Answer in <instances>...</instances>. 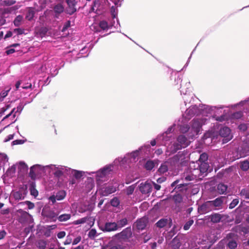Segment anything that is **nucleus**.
I'll list each match as a JSON object with an SVG mask.
<instances>
[{
  "mask_svg": "<svg viewBox=\"0 0 249 249\" xmlns=\"http://www.w3.org/2000/svg\"><path fill=\"white\" fill-rule=\"evenodd\" d=\"M42 214L44 217L49 219L50 221L55 222L57 219L58 213H55L53 210H48L43 211Z\"/></svg>",
  "mask_w": 249,
  "mask_h": 249,
  "instance_id": "nucleus-9",
  "label": "nucleus"
},
{
  "mask_svg": "<svg viewBox=\"0 0 249 249\" xmlns=\"http://www.w3.org/2000/svg\"><path fill=\"white\" fill-rule=\"evenodd\" d=\"M23 20V17L21 15L18 16L14 20V25L16 27H18L21 25V21Z\"/></svg>",
  "mask_w": 249,
  "mask_h": 249,
  "instance_id": "nucleus-29",
  "label": "nucleus"
},
{
  "mask_svg": "<svg viewBox=\"0 0 249 249\" xmlns=\"http://www.w3.org/2000/svg\"><path fill=\"white\" fill-rule=\"evenodd\" d=\"M63 172L60 170H56L54 173V176L57 178L61 177L63 175Z\"/></svg>",
  "mask_w": 249,
  "mask_h": 249,
  "instance_id": "nucleus-51",
  "label": "nucleus"
},
{
  "mask_svg": "<svg viewBox=\"0 0 249 249\" xmlns=\"http://www.w3.org/2000/svg\"><path fill=\"white\" fill-rule=\"evenodd\" d=\"M152 185L154 187V188L156 190V191H159L160 189L161 188V186L159 184V183H156L153 181H152Z\"/></svg>",
  "mask_w": 249,
  "mask_h": 249,
  "instance_id": "nucleus-54",
  "label": "nucleus"
},
{
  "mask_svg": "<svg viewBox=\"0 0 249 249\" xmlns=\"http://www.w3.org/2000/svg\"><path fill=\"white\" fill-rule=\"evenodd\" d=\"M116 191V188L113 185L104 186L100 190V193L102 196H107Z\"/></svg>",
  "mask_w": 249,
  "mask_h": 249,
  "instance_id": "nucleus-10",
  "label": "nucleus"
},
{
  "mask_svg": "<svg viewBox=\"0 0 249 249\" xmlns=\"http://www.w3.org/2000/svg\"><path fill=\"white\" fill-rule=\"evenodd\" d=\"M49 199L52 202L53 204H54L56 202V200H57L55 195H52L50 196L49 198Z\"/></svg>",
  "mask_w": 249,
  "mask_h": 249,
  "instance_id": "nucleus-57",
  "label": "nucleus"
},
{
  "mask_svg": "<svg viewBox=\"0 0 249 249\" xmlns=\"http://www.w3.org/2000/svg\"><path fill=\"white\" fill-rule=\"evenodd\" d=\"M193 223L194 220L193 219H190L184 224L183 226V229L185 231L189 230L190 227L193 224Z\"/></svg>",
  "mask_w": 249,
  "mask_h": 249,
  "instance_id": "nucleus-39",
  "label": "nucleus"
},
{
  "mask_svg": "<svg viewBox=\"0 0 249 249\" xmlns=\"http://www.w3.org/2000/svg\"><path fill=\"white\" fill-rule=\"evenodd\" d=\"M166 179V178L164 177H162L160 178H159L157 179V182L159 184L162 183V182H164Z\"/></svg>",
  "mask_w": 249,
  "mask_h": 249,
  "instance_id": "nucleus-58",
  "label": "nucleus"
},
{
  "mask_svg": "<svg viewBox=\"0 0 249 249\" xmlns=\"http://www.w3.org/2000/svg\"><path fill=\"white\" fill-rule=\"evenodd\" d=\"M240 195L246 199H249V189H243L240 192Z\"/></svg>",
  "mask_w": 249,
  "mask_h": 249,
  "instance_id": "nucleus-35",
  "label": "nucleus"
},
{
  "mask_svg": "<svg viewBox=\"0 0 249 249\" xmlns=\"http://www.w3.org/2000/svg\"><path fill=\"white\" fill-rule=\"evenodd\" d=\"M60 2L64 1L65 0H58ZM67 7L66 8L65 12L66 14L71 15L76 11V5L77 1L76 0H65Z\"/></svg>",
  "mask_w": 249,
  "mask_h": 249,
  "instance_id": "nucleus-5",
  "label": "nucleus"
},
{
  "mask_svg": "<svg viewBox=\"0 0 249 249\" xmlns=\"http://www.w3.org/2000/svg\"><path fill=\"white\" fill-rule=\"evenodd\" d=\"M154 166L155 164L154 162L151 160L147 161L145 164V167L148 170H151Z\"/></svg>",
  "mask_w": 249,
  "mask_h": 249,
  "instance_id": "nucleus-36",
  "label": "nucleus"
},
{
  "mask_svg": "<svg viewBox=\"0 0 249 249\" xmlns=\"http://www.w3.org/2000/svg\"><path fill=\"white\" fill-rule=\"evenodd\" d=\"M86 221H87V218L84 217L80 219H78V220L74 221V223L75 224H82V223H85L86 222Z\"/></svg>",
  "mask_w": 249,
  "mask_h": 249,
  "instance_id": "nucleus-50",
  "label": "nucleus"
},
{
  "mask_svg": "<svg viewBox=\"0 0 249 249\" xmlns=\"http://www.w3.org/2000/svg\"><path fill=\"white\" fill-rule=\"evenodd\" d=\"M240 168L243 171H247L249 169V162L247 160H245L241 162Z\"/></svg>",
  "mask_w": 249,
  "mask_h": 249,
  "instance_id": "nucleus-33",
  "label": "nucleus"
},
{
  "mask_svg": "<svg viewBox=\"0 0 249 249\" xmlns=\"http://www.w3.org/2000/svg\"><path fill=\"white\" fill-rule=\"evenodd\" d=\"M13 32L14 33H16L17 35H20L24 33V29L21 28H16L14 29Z\"/></svg>",
  "mask_w": 249,
  "mask_h": 249,
  "instance_id": "nucleus-46",
  "label": "nucleus"
},
{
  "mask_svg": "<svg viewBox=\"0 0 249 249\" xmlns=\"http://www.w3.org/2000/svg\"><path fill=\"white\" fill-rule=\"evenodd\" d=\"M66 235V232L64 231H61L59 232L57 234V237L59 239H61L64 237Z\"/></svg>",
  "mask_w": 249,
  "mask_h": 249,
  "instance_id": "nucleus-55",
  "label": "nucleus"
},
{
  "mask_svg": "<svg viewBox=\"0 0 249 249\" xmlns=\"http://www.w3.org/2000/svg\"><path fill=\"white\" fill-rule=\"evenodd\" d=\"M239 203L238 199H234L229 205L230 209H233Z\"/></svg>",
  "mask_w": 249,
  "mask_h": 249,
  "instance_id": "nucleus-43",
  "label": "nucleus"
},
{
  "mask_svg": "<svg viewBox=\"0 0 249 249\" xmlns=\"http://www.w3.org/2000/svg\"><path fill=\"white\" fill-rule=\"evenodd\" d=\"M120 202L118 198L115 197L110 200V204L112 206L117 207L120 205Z\"/></svg>",
  "mask_w": 249,
  "mask_h": 249,
  "instance_id": "nucleus-34",
  "label": "nucleus"
},
{
  "mask_svg": "<svg viewBox=\"0 0 249 249\" xmlns=\"http://www.w3.org/2000/svg\"><path fill=\"white\" fill-rule=\"evenodd\" d=\"M11 107L10 105H5L4 107H2L0 109V114H3L7 110L9 109Z\"/></svg>",
  "mask_w": 249,
  "mask_h": 249,
  "instance_id": "nucleus-47",
  "label": "nucleus"
},
{
  "mask_svg": "<svg viewBox=\"0 0 249 249\" xmlns=\"http://www.w3.org/2000/svg\"><path fill=\"white\" fill-rule=\"evenodd\" d=\"M168 171V167L165 164H161L158 169V171L161 174H164Z\"/></svg>",
  "mask_w": 249,
  "mask_h": 249,
  "instance_id": "nucleus-41",
  "label": "nucleus"
},
{
  "mask_svg": "<svg viewBox=\"0 0 249 249\" xmlns=\"http://www.w3.org/2000/svg\"><path fill=\"white\" fill-rule=\"evenodd\" d=\"M6 235V232L4 230L0 231V240L2 239Z\"/></svg>",
  "mask_w": 249,
  "mask_h": 249,
  "instance_id": "nucleus-60",
  "label": "nucleus"
},
{
  "mask_svg": "<svg viewBox=\"0 0 249 249\" xmlns=\"http://www.w3.org/2000/svg\"><path fill=\"white\" fill-rule=\"evenodd\" d=\"M226 199L225 196H220L216 198L214 200L210 201L212 207L214 209L216 207H221L224 202V200Z\"/></svg>",
  "mask_w": 249,
  "mask_h": 249,
  "instance_id": "nucleus-13",
  "label": "nucleus"
},
{
  "mask_svg": "<svg viewBox=\"0 0 249 249\" xmlns=\"http://www.w3.org/2000/svg\"><path fill=\"white\" fill-rule=\"evenodd\" d=\"M71 217V214L69 213L62 214L57 217V219L60 222H65L69 220Z\"/></svg>",
  "mask_w": 249,
  "mask_h": 249,
  "instance_id": "nucleus-25",
  "label": "nucleus"
},
{
  "mask_svg": "<svg viewBox=\"0 0 249 249\" xmlns=\"http://www.w3.org/2000/svg\"><path fill=\"white\" fill-rule=\"evenodd\" d=\"M189 143L190 142L185 136L179 135L177 138V142L173 144L174 149L177 151L182 148L186 147Z\"/></svg>",
  "mask_w": 249,
  "mask_h": 249,
  "instance_id": "nucleus-2",
  "label": "nucleus"
},
{
  "mask_svg": "<svg viewBox=\"0 0 249 249\" xmlns=\"http://www.w3.org/2000/svg\"><path fill=\"white\" fill-rule=\"evenodd\" d=\"M213 210L210 201H207L198 208V212L201 214L206 213Z\"/></svg>",
  "mask_w": 249,
  "mask_h": 249,
  "instance_id": "nucleus-8",
  "label": "nucleus"
},
{
  "mask_svg": "<svg viewBox=\"0 0 249 249\" xmlns=\"http://www.w3.org/2000/svg\"><path fill=\"white\" fill-rule=\"evenodd\" d=\"M71 174L73 177L76 179H79L83 176L84 172L81 171H78L76 170H72L71 171Z\"/></svg>",
  "mask_w": 249,
  "mask_h": 249,
  "instance_id": "nucleus-24",
  "label": "nucleus"
},
{
  "mask_svg": "<svg viewBox=\"0 0 249 249\" xmlns=\"http://www.w3.org/2000/svg\"><path fill=\"white\" fill-rule=\"evenodd\" d=\"M237 244L235 241L232 240L229 241L228 244V247L230 249H234L237 247Z\"/></svg>",
  "mask_w": 249,
  "mask_h": 249,
  "instance_id": "nucleus-40",
  "label": "nucleus"
},
{
  "mask_svg": "<svg viewBox=\"0 0 249 249\" xmlns=\"http://www.w3.org/2000/svg\"><path fill=\"white\" fill-rule=\"evenodd\" d=\"M37 166L34 165L30 168L29 176L32 179H35L36 178V170Z\"/></svg>",
  "mask_w": 249,
  "mask_h": 249,
  "instance_id": "nucleus-27",
  "label": "nucleus"
},
{
  "mask_svg": "<svg viewBox=\"0 0 249 249\" xmlns=\"http://www.w3.org/2000/svg\"><path fill=\"white\" fill-rule=\"evenodd\" d=\"M18 169L19 172H22L23 174L26 173L28 171V166L25 162L20 161L19 163Z\"/></svg>",
  "mask_w": 249,
  "mask_h": 249,
  "instance_id": "nucleus-22",
  "label": "nucleus"
},
{
  "mask_svg": "<svg viewBox=\"0 0 249 249\" xmlns=\"http://www.w3.org/2000/svg\"><path fill=\"white\" fill-rule=\"evenodd\" d=\"M228 189L227 185L223 183H219L217 186V190L219 194H223L227 191Z\"/></svg>",
  "mask_w": 249,
  "mask_h": 249,
  "instance_id": "nucleus-20",
  "label": "nucleus"
},
{
  "mask_svg": "<svg viewBox=\"0 0 249 249\" xmlns=\"http://www.w3.org/2000/svg\"><path fill=\"white\" fill-rule=\"evenodd\" d=\"M134 190V187L133 186H129L127 189V194L128 195H131Z\"/></svg>",
  "mask_w": 249,
  "mask_h": 249,
  "instance_id": "nucleus-52",
  "label": "nucleus"
},
{
  "mask_svg": "<svg viewBox=\"0 0 249 249\" xmlns=\"http://www.w3.org/2000/svg\"><path fill=\"white\" fill-rule=\"evenodd\" d=\"M99 26L103 30H107L109 28L107 22L105 20L100 21L99 23Z\"/></svg>",
  "mask_w": 249,
  "mask_h": 249,
  "instance_id": "nucleus-32",
  "label": "nucleus"
},
{
  "mask_svg": "<svg viewBox=\"0 0 249 249\" xmlns=\"http://www.w3.org/2000/svg\"><path fill=\"white\" fill-rule=\"evenodd\" d=\"M185 179L186 180H192L194 179V175L192 174L191 175H188L185 177Z\"/></svg>",
  "mask_w": 249,
  "mask_h": 249,
  "instance_id": "nucleus-62",
  "label": "nucleus"
},
{
  "mask_svg": "<svg viewBox=\"0 0 249 249\" xmlns=\"http://www.w3.org/2000/svg\"><path fill=\"white\" fill-rule=\"evenodd\" d=\"M23 108V106L22 104H20L17 107V110H15V113L13 114V118L16 117V114L17 112H20Z\"/></svg>",
  "mask_w": 249,
  "mask_h": 249,
  "instance_id": "nucleus-45",
  "label": "nucleus"
},
{
  "mask_svg": "<svg viewBox=\"0 0 249 249\" xmlns=\"http://www.w3.org/2000/svg\"><path fill=\"white\" fill-rule=\"evenodd\" d=\"M15 52V50L14 49H10L7 50L6 51V53L8 55V54H10L14 53Z\"/></svg>",
  "mask_w": 249,
  "mask_h": 249,
  "instance_id": "nucleus-64",
  "label": "nucleus"
},
{
  "mask_svg": "<svg viewBox=\"0 0 249 249\" xmlns=\"http://www.w3.org/2000/svg\"><path fill=\"white\" fill-rule=\"evenodd\" d=\"M53 9L56 15H59L64 11H65L64 6L61 3H57L55 5Z\"/></svg>",
  "mask_w": 249,
  "mask_h": 249,
  "instance_id": "nucleus-17",
  "label": "nucleus"
},
{
  "mask_svg": "<svg viewBox=\"0 0 249 249\" xmlns=\"http://www.w3.org/2000/svg\"><path fill=\"white\" fill-rule=\"evenodd\" d=\"M147 222V219L144 217H142L138 219L135 223L134 225L137 230L139 231L143 230L145 228Z\"/></svg>",
  "mask_w": 249,
  "mask_h": 249,
  "instance_id": "nucleus-12",
  "label": "nucleus"
},
{
  "mask_svg": "<svg viewBox=\"0 0 249 249\" xmlns=\"http://www.w3.org/2000/svg\"><path fill=\"white\" fill-rule=\"evenodd\" d=\"M132 231L130 227H127L123 230L121 232L115 235L116 239L120 241H126L131 237Z\"/></svg>",
  "mask_w": 249,
  "mask_h": 249,
  "instance_id": "nucleus-3",
  "label": "nucleus"
},
{
  "mask_svg": "<svg viewBox=\"0 0 249 249\" xmlns=\"http://www.w3.org/2000/svg\"><path fill=\"white\" fill-rule=\"evenodd\" d=\"M71 22L70 21H68L66 22L65 24L63 27L62 31H64L65 30H66L68 27L70 26Z\"/></svg>",
  "mask_w": 249,
  "mask_h": 249,
  "instance_id": "nucleus-61",
  "label": "nucleus"
},
{
  "mask_svg": "<svg viewBox=\"0 0 249 249\" xmlns=\"http://www.w3.org/2000/svg\"><path fill=\"white\" fill-rule=\"evenodd\" d=\"M16 108H14L12 109V110H11V111L8 114H7V115H6L3 119V120L9 118L11 115H12V114L15 111V110H16Z\"/></svg>",
  "mask_w": 249,
  "mask_h": 249,
  "instance_id": "nucleus-63",
  "label": "nucleus"
},
{
  "mask_svg": "<svg viewBox=\"0 0 249 249\" xmlns=\"http://www.w3.org/2000/svg\"><path fill=\"white\" fill-rule=\"evenodd\" d=\"M118 225L116 222H107L105 224L99 225V229L103 232H111L118 230Z\"/></svg>",
  "mask_w": 249,
  "mask_h": 249,
  "instance_id": "nucleus-4",
  "label": "nucleus"
},
{
  "mask_svg": "<svg viewBox=\"0 0 249 249\" xmlns=\"http://www.w3.org/2000/svg\"><path fill=\"white\" fill-rule=\"evenodd\" d=\"M18 213V221L22 224H27L33 222V219L32 215L22 209L17 211Z\"/></svg>",
  "mask_w": 249,
  "mask_h": 249,
  "instance_id": "nucleus-1",
  "label": "nucleus"
},
{
  "mask_svg": "<svg viewBox=\"0 0 249 249\" xmlns=\"http://www.w3.org/2000/svg\"><path fill=\"white\" fill-rule=\"evenodd\" d=\"M219 135L224 138L223 140L224 143L227 142L231 139V129L228 127L225 126L221 128L219 130Z\"/></svg>",
  "mask_w": 249,
  "mask_h": 249,
  "instance_id": "nucleus-6",
  "label": "nucleus"
},
{
  "mask_svg": "<svg viewBox=\"0 0 249 249\" xmlns=\"http://www.w3.org/2000/svg\"><path fill=\"white\" fill-rule=\"evenodd\" d=\"M139 189L143 194H148L152 190V185L147 181L142 183L140 185Z\"/></svg>",
  "mask_w": 249,
  "mask_h": 249,
  "instance_id": "nucleus-11",
  "label": "nucleus"
},
{
  "mask_svg": "<svg viewBox=\"0 0 249 249\" xmlns=\"http://www.w3.org/2000/svg\"><path fill=\"white\" fill-rule=\"evenodd\" d=\"M191 123L193 131L197 134L199 132L202 125L201 122L198 119H194Z\"/></svg>",
  "mask_w": 249,
  "mask_h": 249,
  "instance_id": "nucleus-14",
  "label": "nucleus"
},
{
  "mask_svg": "<svg viewBox=\"0 0 249 249\" xmlns=\"http://www.w3.org/2000/svg\"><path fill=\"white\" fill-rule=\"evenodd\" d=\"M168 224H169V227L171 226L172 220L171 218H169V219L167 218H162L159 220L156 223V225L157 227L159 228H162L166 226Z\"/></svg>",
  "mask_w": 249,
  "mask_h": 249,
  "instance_id": "nucleus-15",
  "label": "nucleus"
},
{
  "mask_svg": "<svg viewBox=\"0 0 249 249\" xmlns=\"http://www.w3.org/2000/svg\"><path fill=\"white\" fill-rule=\"evenodd\" d=\"M242 116L243 112L241 111L235 112L231 115V118L235 119H240Z\"/></svg>",
  "mask_w": 249,
  "mask_h": 249,
  "instance_id": "nucleus-37",
  "label": "nucleus"
},
{
  "mask_svg": "<svg viewBox=\"0 0 249 249\" xmlns=\"http://www.w3.org/2000/svg\"><path fill=\"white\" fill-rule=\"evenodd\" d=\"M13 196L15 199L16 200H19L24 198V196H23L21 192L19 191L13 192Z\"/></svg>",
  "mask_w": 249,
  "mask_h": 249,
  "instance_id": "nucleus-28",
  "label": "nucleus"
},
{
  "mask_svg": "<svg viewBox=\"0 0 249 249\" xmlns=\"http://www.w3.org/2000/svg\"><path fill=\"white\" fill-rule=\"evenodd\" d=\"M198 167L200 173L203 174L207 173L209 167V165L207 162H200Z\"/></svg>",
  "mask_w": 249,
  "mask_h": 249,
  "instance_id": "nucleus-18",
  "label": "nucleus"
},
{
  "mask_svg": "<svg viewBox=\"0 0 249 249\" xmlns=\"http://www.w3.org/2000/svg\"><path fill=\"white\" fill-rule=\"evenodd\" d=\"M128 223V220L126 218H122L116 222V225H118L117 228H121L126 225Z\"/></svg>",
  "mask_w": 249,
  "mask_h": 249,
  "instance_id": "nucleus-23",
  "label": "nucleus"
},
{
  "mask_svg": "<svg viewBox=\"0 0 249 249\" xmlns=\"http://www.w3.org/2000/svg\"><path fill=\"white\" fill-rule=\"evenodd\" d=\"M46 245L47 243L44 240H39L37 242V246L39 249H45Z\"/></svg>",
  "mask_w": 249,
  "mask_h": 249,
  "instance_id": "nucleus-31",
  "label": "nucleus"
},
{
  "mask_svg": "<svg viewBox=\"0 0 249 249\" xmlns=\"http://www.w3.org/2000/svg\"><path fill=\"white\" fill-rule=\"evenodd\" d=\"M111 166H108L107 167H105L103 169L101 170V173L102 174V175L103 176H105L107 175H108L109 174V173L111 171Z\"/></svg>",
  "mask_w": 249,
  "mask_h": 249,
  "instance_id": "nucleus-30",
  "label": "nucleus"
},
{
  "mask_svg": "<svg viewBox=\"0 0 249 249\" xmlns=\"http://www.w3.org/2000/svg\"><path fill=\"white\" fill-rule=\"evenodd\" d=\"M66 196V192L64 190L59 191L56 194L55 196L57 200H61L65 198Z\"/></svg>",
  "mask_w": 249,
  "mask_h": 249,
  "instance_id": "nucleus-26",
  "label": "nucleus"
},
{
  "mask_svg": "<svg viewBox=\"0 0 249 249\" xmlns=\"http://www.w3.org/2000/svg\"><path fill=\"white\" fill-rule=\"evenodd\" d=\"M100 4V2L99 0H95L93 1V4L91 8L90 11L94 12L95 10V8L96 7V5L99 6Z\"/></svg>",
  "mask_w": 249,
  "mask_h": 249,
  "instance_id": "nucleus-48",
  "label": "nucleus"
},
{
  "mask_svg": "<svg viewBox=\"0 0 249 249\" xmlns=\"http://www.w3.org/2000/svg\"><path fill=\"white\" fill-rule=\"evenodd\" d=\"M208 158V155L206 153H202L200 155L199 157V161L201 162H205L207 160Z\"/></svg>",
  "mask_w": 249,
  "mask_h": 249,
  "instance_id": "nucleus-42",
  "label": "nucleus"
},
{
  "mask_svg": "<svg viewBox=\"0 0 249 249\" xmlns=\"http://www.w3.org/2000/svg\"><path fill=\"white\" fill-rule=\"evenodd\" d=\"M222 216L220 214L214 213L210 215L211 221L213 223H218L221 220Z\"/></svg>",
  "mask_w": 249,
  "mask_h": 249,
  "instance_id": "nucleus-21",
  "label": "nucleus"
},
{
  "mask_svg": "<svg viewBox=\"0 0 249 249\" xmlns=\"http://www.w3.org/2000/svg\"><path fill=\"white\" fill-rule=\"evenodd\" d=\"M25 203L28 205L29 209H33L35 207L34 204L31 201H26Z\"/></svg>",
  "mask_w": 249,
  "mask_h": 249,
  "instance_id": "nucleus-53",
  "label": "nucleus"
},
{
  "mask_svg": "<svg viewBox=\"0 0 249 249\" xmlns=\"http://www.w3.org/2000/svg\"><path fill=\"white\" fill-rule=\"evenodd\" d=\"M186 184H180L178 185H176L175 187V189H178L179 191H182V188L184 186H186Z\"/></svg>",
  "mask_w": 249,
  "mask_h": 249,
  "instance_id": "nucleus-59",
  "label": "nucleus"
},
{
  "mask_svg": "<svg viewBox=\"0 0 249 249\" xmlns=\"http://www.w3.org/2000/svg\"><path fill=\"white\" fill-rule=\"evenodd\" d=\"M227 119V116L225 114H223L220 116H217L215 117V120L219 122H223Z\"/></svg>",
  "mask_w": 249,
  "mask_h": 249,
  "instance_id": "nucleus-44",
  "label": "nucleus"
},
{
  "mask_svg": "<svg viewBox=\"0 0 249 249\" xmlns=\"http://www.w3.org/2000/svg\"><path fill=\"white\" fill-rule=\"evenodd\" d=\"M96 234L97 232L96 230L94 229H92L89 232L88 236L89 238L93 239L96 236Z\"/></svg>",
  "mask_w": 249,
  "mask_h": 249,
  "instance_id": "nucleus-38",
  "label": "nucleus"
},
{
  "mask_svg": "<svg viewBox=\"0 0 249 249\" xmlns=\"http://www.w3.org/2000/svg\"><path fill=\"white\" fill-rule=\"evenodd\" d=\"M36 12V10L35 8L31 7H28L25 16L26 19L29 21L32 20L35 17Z\"/></svg>",
  "mask_w": 249,
  "mask_h": 249,
  "instance_id": "nucleus-16",
  "label": "nucleus"
},
{
  "mask_svg": "<svg viewBox=\"0 0 249 249\" xmlns=\"http://www.w3.org/2000/svg\"><path fill=\"white\" fill-rule=\"evenodd\" d=\"M48 32V29L45 27H42L39 30V34L41 36H45Z\"/></svg>",
  "mask_w": 249,
  "mask_h": 249,
  "instance_id": "nucleus-49",
  "label": "nucleus"
},
{
  "mask_svg": "<svg viewBox=\"0 0 249 249\" xmlns=\"http://www.w3.org/2000/svg\"><path fill=\"white\" fill-rule=\"evenodd\" d=\"M173 199L176 204L175 209L176 212L177 213L181 212L183 208V207L180 205L183 201L182 196L180 194L175 195L173 196Z\"/></svg>",
  "mask_w": 249,
  "mask_h": 249,
  "instance_id": "nucleus-7",
  "label": "nucleus"
},
{
  "mask_svg": "<svg viewBox=\"0 0 249 249\" xmlns=\"http://www.w3.org/2000/svg\"><path fill=\"white\" fill-rule=\"evenodd\" d=\"M81 240V236H79L77 237L73 240V241L72 242V245H75L77 244L78 243H79L80 242Z\"/></svg>",
  "mask_w": 249,
  "mask_h": 249,
  "instance_id": "nucleus-56",
  "label": "nucleus"
},
{
  "mask_svg": "<svg viewBox=\"0 0 249 249\" xmlns=\"http://www.w3.org/2000/svg\"><path fill=\"white\" fill-rule=\"evenodd\" d=\"M29 190L30 191L31 195L35 197H36L38 195V191L36 189V183L35 182H32L30 184Z\"/></svg>",
  "mask_w": 249,
  "mask_h": 249,
  "instance_id": "nucleus-19",
  "label": "nucleus"
}]
</instances>
